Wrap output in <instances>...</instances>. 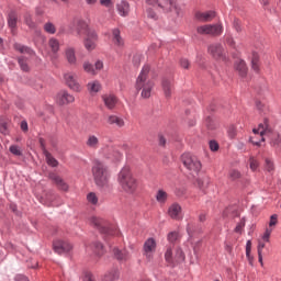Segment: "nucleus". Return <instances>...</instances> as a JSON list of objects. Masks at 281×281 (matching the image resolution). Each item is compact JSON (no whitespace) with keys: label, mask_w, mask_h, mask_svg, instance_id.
Returning <instances> with one entry per match:
<instances>
[{"label":"nucleus","mask_w":281,"mask_h":281,"mask_svg":"<svg viewBox=\"0 0 281 281\" xmlns=\"http://www.w3.org/2000/svg\"><path fill=\"white\" fill-rule=\"evenodd\" d=\"M92 250L94 251L95 256H98L99 258L104 256V245H102V243L100 241H94L92 244Z\"/></svg>","instance_id":"31"},{"label":"nucleus","mask_w":281,"mask_h":281,"mask_svg":"<svg viewBox=\"0 0 281 281\" xmlns=\"http://www.w3.org/2000/svg\"><path fill=\"white\" fill-rule=\"evenodd\" d=\"M82 67H83V71H86V74H89L90 76H98V71H95L93 64H91L89 61H85Z\"/></svg>","instance_id":"32"},{"label":"nucleus","mask_w":281,"mask_h":281,"mask_svg":"<svg viewBox=\"0 0 281 281\" xmlns=\"http://www.w3.org/2000/svg\"><path fill=\"white\" fill-rule=\"evenodd\" d=\"M228 177L229 179H232V181H236L237 179H240L241 175L240 171L236 169H231L228 172Z\"/></svg>","instance_id":"47"},{"label":"nucleus","mask_w":281,"mask_h":281,"mask_svg":"<svg viewBox=\"0 0 281 281\" xmlns=\"http://www.w3.org/2000/svg\"><path fill=\"white\" fill-rule=\"evenodd\" d=\"M64 81L67 85V87L71 88V74L67 72L64 75Z\"/></svg>","instance_id":"54"},{"label":"nucleus","mask_w":281,"mask_h":281,"mask_svg":"<svg viewBox=\"0 0 281 281\" xmlns=\"http://www.w3.org/2000/svg\"><path fill=\"white\" fill-rule=\"evenodd\" d=\"M198 34H209L210 36H221L223 34V25L222 24H206L202 26H198Z\"/></svg>","instance_id":"10"},{"label":"nucleus","mask_w":281,"mask_h":281,"mask_svg":"<svg viewBox=\"0 0 281 281\" xmlns=\"http://www.w3.org/2000/svg\"><path fill=\"white\" fill-rule=\"evenodd\" d=\"M24 21L30 30H36V23L32 20V15L26 14Z\"/></svg>","instance_id":"45"},{"label":"nucleus","mask_w":281,"mask_h":281,"mask_svg":"<svg viewBox=\"0 0 281 281\" xmlns=\"http://www.w3.org/2000/svg\"><path fill=\"white\" fill-rule=\"evenodd\" d=\"M165 260L168 265H177L186 260V254H183L181 248L172 249V246H169L165 252Z\"/></svg>","instance_id":"8"},{"label":"nucleus","mask_w":281,"mask_h":281,"mask_svg":"<svg viewBox=\"0 0 281 281\" xmlns=\"http://www.w3.org/2000/svg\"><path fill=\"white\" fill-rule=\"evenodd\" d=\"M15 52H20V54H27L29 56H35L36 52L32 49L30 46H25L20 43H14L13 45Z\"/></svg>","instance_id":"20"},{"label":"nucleus","mask_w":281,"mask_h":281,"mask_svg":"<svg viewBox=\"0 0 281 281\" xmlns=\"http://www.w3.org/2000/svg\"><path fill=\"white\" fill-rule=\"evenodd\" d=\"M227 134L231 139H234V137H236V126L231 125L227 130Z\"/></svg>","instance_id":"50"},{"label":"nucleus","mask_w":281,"mask_h":281,"mask_svg":"<svg viewBox=\"0 0 281 281\" xmlns=\"http://www.w3.org/2000/svg\"><path fill=\"white\" fill-rule=\"evenodd\" d=\"M117 10L121 16H128L131 7L128 5V2L122 1L121 3L117 4Z\"/></svg>","instance_id":"27"},{"label":"nucleus","mask_w":281,"mask_h":281,"mask_svg":"<svg viewBox=\"0 0 281 281\" xmlns=\"http://www.w3.org/2000/svg\"><path fill=\"white\" fill-rule=\"evenodd\" d=\"M233 27L238 34H240V32H243V22H240L238 19H235L233 22Z\"/></svg>","instance_id":"49"},{"label":"nucleus","mask_w":281,"mask_h":281,"mask_svg":"<svg viewBox=\"0 0 281 281\" xmlns=\"http://www.w3.org/2000/svg\"><path fill=\"white\" fill-rule=\"evenodd\" d=\"M181 159L183 166L191 171V175H199V172H201V160H199L196 156H193L192 154H183Z\"/></svg>","instance_id":"7"},{"label":"nucleus","mask_w":281,"mask_h":281,"mask_svg":"<svg viewBox=\"0 0 281 281\" xmlns=\"http://www.w3.org/2000/svg\"><path fill=\"white\" fill-rule=\"evenodd\" d=\"M271 232L272 229H266L263 236H262V240H265V243H269V238H271Z\"/></svg>","instance_id":"56"},{"label":"nucleus","mask_w":281,"mask_h":281,"mask_svg":"<svg viewBox=\"0 0 281 281\" xmlns=\"http://www.w3.org/2000/svg\"><path fill=\"white\" fill-rule=\"evenodd\" d=\"M87 87L89 93H91L92 95L99 93V91L102 89V85L98 80L90 81Z\"/></svg>","instance_id":"25"},{"label":"nucleus","mask_w":281,"mask_h":281,"mask_svg":"<svg viewBox=\"0 0 281 281\" xmlns=\"http://www.w3.org/2000/svg\"><path fill=\"white\" fill-rule=\"evenodd\" d=\"M100 3L105 8H111V5H113V2L111 0H100Z\"/></svg>","instance_id":"63"},{"label":"nucleus","mask_w":281,"mask_h":281,"mask_svg":"<svg viewBox=\"0 0 281 281\" xmlns=\"http://www.w3.org/2000/svg\"><path fill=\"white\" fill-rule=\"evenodd\" d=\"M278 225V215H271L269 226L273 227Z\"/></svg>","instance_id":"57"},{"label":"nucleus","mask_w":281,"mask_h":281,"mask_svg":"<svg viewBox=\"0 0 281 281\" xmlns=\"http://www.w3.org/2000/svg\"><path fill=\"white\" fill-rule=\"evenodd\" d=\"M56 102L57 104H59V106H65V104H69V94L67 93V91H60L57 94Z\"/></svg>","instance_id":"24"},{"label":"nucleus","mask_w":281,"mask_h":281,"mask_svg":"<svg viewBox=\"0 0 281 281\" xmlns=\"http://www.w3.org/2000/svg\"><path fill=\"white\" fill-rule=\"evenodd\" d=\"M169 243H177L181 236L179 235V232H171L167 236Z\"/></svg>","instance_id":"48"},{"label":"nucleus","mask_w":281,"mask_h":281,"mask_svg":"<svg viewBox=\"0 0 281 281\" xmlns=\"http://www.w3.org/2000/svg\"><path fill=\"white\" fill-rule=\"evenodd\" d=\"M113 254L116 260H121L124 262H126V260H131V252H128V250L126 249L120 250V248H114Z\"/></svg>","instance_id":"19"},{"label":"nucleus","mask_w":281,"mask_h":281,"mask_svg":"<svg viewBox=\"0 0 281 281\" xmlns=\"http://www.w3.org/2000/svg\"><path fill=\"white\" fill-rule=\"evenodd\" d=\"M54 251L56 254H59L60 256L69 254L71 251V245L67 244L66 241H55L54 245Z\"/></svg>","instance_id":"12"},{"label":"nucleus","mask_w":281,"mask_h":281,"mask_svg":"<svg viewBox=\"0 0 281 281\" xmlns=\"http://www.w3.org/2000/svg\"><path fill=\"white\" fill-rule=\"evenodd\" d=\"M265 249V243L259 241L258 247H257V252H258V260L261 265V267H265V262L262 261V250Z\"/></svg>","instance_id":"43"},{"label":"nucleus","mask_w":281,"mask_h":281,"mask_svg":"<svg viewBox=\"0 0 281 281\" xmlns=\"http://www.w3.org/2000/svg\"><path fill=\"white\" fill-rule=\"evenodd\" d=\"M251 69H254L256 74L260 72V55H258V53H252Z\"/></svg>","instance_id":"28"},{"label":"nucleus","mask_w":281,"mask_h":281,"mask_svg":"<svg viewBox=\"0 0 281 281\" xmlns=\"http://www.w3.org/2000/svg\"><path fill=\"white\" fill-rule=\"evenodd\" d=\"M236 70L238 71L239 76L245 77L247 76V64L245 60L240 59L236 63Z\"/></svg>","instance_id":"30"},{"label":"nucleus","mask_w":281,"mask_h":281,"mask_svg":"<svg viewBox=\"0 0 281 281\" xmlns=\"http://www.w3.org/2000/svg\"><path fill=\"white\" fill-rule=\"evenodd\" d=\"M102 100L106 109L110 110L115 109V104H117V97H115V94H104L102 95Z\"/></svg>","instance_id":"17"},{"label":"nucleus","mask_w":281,"mask_h":281,"mask_svg":"<svg viewBox=\"0 0 281 281\" xmlns=\"http://www.w3.org/2000/svg\"><path fill=\"white\" fill-rule=\"evenodd\" d=\"M196 183H198V186H199V188H200L201 190H205V188H206L205 183L207 184V183H209V180H207V179H204V180L198 179Z\"/></svg>","instance_id":"55"},{"label":"nucleus","mask_w":281,"mask_h":281,"mask_svg":"<svg viewBox=\"0 0 281 281\" xmlns=\"http://www.w3.org/2000/svg\"><path fill=\"white\" fill-rule=\"evenodd\" d=\"M48 45H49L53 54H58V49H60V42H58V40H56V37H52L48 41Z\"/></svg>","instance_id":"34"},{"label":"nucleus","mask_w":281,"mask_h":281,"mask_svg":"<svg viewBox=\"0 0 281 281\" xmlns=\"http://www.w3.org/2000/svg\"><path fill=\"white\" fill-rule=\"evenodd\" d=\"M245 228V220H241L237 226L235 227L236 234H243V229Z\"/></svg>","instance_id":"51"},{"label":"nucleus","mask_w":281,"mask_h":281,"mask_svg":"<svg viewBox=\"0 0 281 281\" xmlns=\"http://www.w3.org/2000/svg\"><path fill=\"white\" fill-rule=\"evenodd\" d=\"M156 201L164 205L166 201H168V193L164 190H158L156 193Z\"/></svg>","instance_id":"36"},{"label":"nucleus","mask_w":281,"mask_h":281,"mask_svg":"<svg viewBox=\"0 0 281 281\" xmlns=\"http://www.w3.org/2000/svg\"><path fill=\"white\" fill-rule=\"evenodd\" d=\"M259 166H260V162L258 161V159H256V157H254V156H250V158H249L250 170H252V172H256L258 170Z\"/></svg>","instance_id":"40"},{"label":"nucleus","mask_w":281,"mask_h":281,"mask_svg":"<svg viewBox=\"0 0 281 281\" xmlns=\"http://www.w3.org/2000/svg\"><path fill=\"white\" fill-rule=\"evenodd\" d=\"M92 177L98 188H106L111 179V172L109 171V167H106L104 162L95 160L92 166Z\"/></svg>","instance_id":"5"},{"label":"nucleus","mask_w":281,"mask_h":281,"mask_svg":"<svg viewBox=\"0 0 281 281\" xmlns=\"http://www.w3.org/2000/svg\"><path fill=\"white\" fill-rule=\"evenodd\" d=\"M18 21H19V18L16 16V12L11 11L8 14V26L10 27L12 34H14V30H16Z\"/></svg>","instance_id":"23"},{"label":"nucleus","mask_w":281,"mask_h":281,"mask_svg":"<svg viewBox=\"0 0 281 281\" xmlns=\"http://www.w3.org/2000/svg\"><path fill=\"white\" fill-rule=\"evenodd\" d=\"M108 124H110L111 126L115 124V126H117L119 128H124L126 122H124V119L112 114L108 116Z\"/></svg>","instance_id":"21"},{"label":"nucleus","mask_w":281,"mask_h":281,"mask_svg":"<svg viewBox=\"0 0 281 281\" xmlns=\"http://www.w3.org/2000/svg\"><path fill=\"white\" fill-rule=\"evenodd\" d=\"M86 146L92 150H98L100 148V138L93 134L88 135Z\"/></svg>","instance_id":"18"},{"label":"nucleus","mask_w":281,"mask_h":281,"mask_svg":"<svg viewBox=\"0 0 281 281\" xmlns=\"http://www.w3.org/2000/svg\"><path fill=\"white\" fill-rule=\"evenodd\" d=\"M181 212H182L181 205L177 202L172 203L168 209V215L173 221H179L181 218Z\"/></svg>","instance_id":"14"},{"label":"nucleus","mask_w":281,"mask_h":281,"mask_svg":"<svg viewBox=\"0 0 281 281\" xmlns=\"http://www.w3.org/2000/svg\"><path fill=\"white\" fill-rule=\"evenodd\" d=\"M82 281H95V277L93 276V272L90 270H83L81 274Z\"/></svg>","instance_id":"38"},{"label":"nucleus","mask_w":281,"mask_h":281,"mask_svg":"<svg viewBox=\"0 0 281 281\" xmlns=\"http://www.w3.org/2000/svg\"><path fill=\"white\" fill-rule=\"evenodd\" d=\"M18 64L22 71H30V66L27 65V58L25 56L18 57Z\"/></svg>","instance_id":"37"},{"label":"nucleus","mask_w":281,"mask_h":281,"mask_svg":"<svg viewBox=\"0 0 281 281\" xmlns=\"http://www.w3.org/2000/svg\"><path fill=\"white\" fill-rule=\"evenodd\" d=\"M150 74V66L146 65L143 67L142 71L139 72L135 88L137 91H142L140 95L145 100H148L153 93V88L155 87V82L150 80L148 75Z\"/></svg>","instance_id":"4"},{"label":"nucleus","mask_w":281,"mask_h":281,"mask_svg":"<svg viewBox=\"0 0 281 281\" xmlns=\"http://www.w3.org/2000/svg\"><path fill=\"white\" fill-rule=\"evenodd\" d=\"M15 281H30V279H27V277H25L24 274H16Z\"/></svg>","instance_id":"64"},{"label":"nucleus","mask_w":281,"mask_h":281,"mask_svg":"<svg viewBox=\"0 0 281 281\" xmlns=\"http://www.w3.org/2000/svg\"><path fill=\"white\" fill-rule=\"evenodd\" d=\"M49 180L54 181V183H56V186H57V188H59V190H64V191L69 190V186H67V183H65V180H63V178H60V176H58L56 173H49Z\"/></svg>","instance_id":"16"},{"label":"nucleus","mask_w":281,"mask_h":281,"mask_svg":"<svg viewBox=\"0 0 281 281\" xmlns=\"http://www.w3.org/2000/svg\"><path fill=\"white\" fill-rule=\"evenodd\" d=\"M180 65H181V67H182L183 69H189V67H190V61H189L188 59H186V58H182V59L180 60Z\"/></svg>","instance_id":"59"},{"label":"nucleus","mask_w":281,"mask_h":281,"mask_svg":"<svg viewBox=\"0 0 281 281\" xmlns=\"http://www.w3.org/2000/svg\"><path fill=\"white\" fill-rule=\"evenodd\" d=\"M265 170H267V172H273V170H276V165L271 158H265Z\"/></svg>","instance_id":"39"},{"label":"nucleus","mask_w":281,"mask_h":281,"mask_svg":"<svg viewBox=\"0 0 281 281\" xmlns=\"http://www.w3.org/2000/svg\"><path fill=\"white\" fill-rule=\"evenodd\" d=\"M252 133L260 137L259 140H257L254 136L250 137L249 140L255 146H260V143L265 142L267 138L271 139V144H273V146H278V144L281 142L280 135L273 134V130L269 127V120L267 119L263 121V123L259 124L258 128H254Z\"/></svg>","instance_id":"1"},{"label":"nucleus","mask_w":281,"mask_h":281,"mask_svg":"<svg viewBox=\"0 0 281 281\" xmlns=\"http://www.w3.org/2000/svg\"><path fill=\"white\" fill-rule=\"evenodd\" d=\"M44 31L46 34H56V25H54L52 22H46L44 24Z\"/></svg>","instance_id":"41"},{"label":"nucleus","mask_w":281,"mask_h":281,"mask_svg":"<svg viewBox=\"0 0 281 281\" xmlns=\"http://www.w3.org/2000/svg\"><path fill=\"white\" fill-rule=\"evenodd\" d=\"M158 7L162 8L165 12H176L179 14V8H177V0H167L158 2Z\"/></svg>","instance_id":"13"},{"label":"nucleus","mask_w":281,"mask_h":281,"mask_svg":"<svg viewBox=\"0 0 281 281\" xmlns=\"http://www.w3.org/2000/svg\"><path fill=\"white\" fill-rule=\"evenodd\" d=\"M215 16H216V13L214 11L195 13V19L198 21H201V23H210V21H212Z\"/></svg>","instance_id":"15"},{"label":"nucleus","mask_w":281,"mask_h":281,"mask_svg":"<svg viewBox=\"0 0 281 281\" xmlns=\"http://www.w3.org/2000/svg\"><path fill=\"white\" fill-rule=\"evenodd\" d=\"M246 256L248 259L252 260V258H251V240H248L246 244Z\"/></svg>","instance_id":"53"},{"label":"nucleus","mask_w":281,"mask_h":281,"mask_svg":"<svg viewBox=\"0 0 281 281\" xmlns=\"http://www.w3.org/2000/svg\"><path fill=\"white\" fill-rule=\"evenodd\" d=\"M44 156L48 166L52 168H56L58 166V160H56V158H54L49 151H45Z\"/></svg>","instance_id":"33"},{"label":"nucleus","mask_w":281,"mask_h":281,"mask_svg":"<svg viewBox=\"0 0 281 281\" xmlns=\"http://www.w3.org/2000/svg\"><path fill=\"white\" fill-rule=\"evenodd\" d=\"M89 224L98 229L100 234H103V236H106L108 238L111 236H117V228L102 217L93 215L89 218Z\"/></svg>","instance_id":"6"},{"label":"nucleus","mask_w":281,"mask_h":281,"mask_svg":"<svg viewBox=\"0 0 281 281\" xmlns=\"http://www.w3.org/2000/svg\"><path fill=\"white\" fill-rule=\"evenodd\" d=\"M0 133L2 135H8L10 133V130L8 128V121L0 119Z\"/></svg>","instance_id":"44"},{"label":"nucleus","mask_w":281,"mask_h":281,"mask_svg":"<svg viewBox=\"0 0 281 281\" xmlns=\"http://www.w3.org/2000/svg\"><path fill=\"white\" fill-rule=\"evenodd\" d=\"M156 251L157 240L153 237L147 238L143 245V256L148 260V262H153Z\"/></svg>","instance_id":"9"},{"label":"nucleus","mask_w":281,"mask_h":281,"mask_svg":"<svg viewBox=\"0 0 281 281\" xmlns=\"http://www.w3.org/2000/svg\"><path fill=\"white\" fill-rule=\"evenodd\" d=\"M71 89L76 91L77 93H80L82 91V85L79 80L72 79L71 80Z\"/></svg>","instance_id":"46"},{"label":"nucleus","mask_w":281,"mask_h":281,"mask_svg":"<svg viewBox=\"0 0 281 281\" xmlns=\"http://www.w3.org/2000/svg\"><path fill=\"white\" fill-rule=\"evenodd\" d=\"M87 201L90 205H99L100 199L98 198V193L95 192L88 193Z\"/></svg>","instance_id":"35"},{"label":"nucleus","mask_w":281,"mask_h":281,"mask_svg":"<svg viewBox=\"0 0 281 281\" xmlns=\"http://www.w3.org/2000/svg\"><path fill=\"white\" fill-rule=\"evenodd\" d=\"M119 278H120V272L117 271V269H112L104 274L103 281H115Z\"/></svg>","instance_id":"29"},{"label":"nucleus","mask_w":281,"mask_h":281,"mask_svg":"<svg viewBox=\"0 0 281 281\" xmlns=\"http://www.w3.org/2000/svg\"><path fill=\"white\" fill-rule=\"evenodd\" d=\"M209 54L215 60H227V55L225 54V48L222 44L215 43L209 46Z\"/></svg>","instance_id":"11"},{"label":"nucleus","mask_w":281,"mask_h":281,"mask_svg":"<svg viewBox=\"0 0 281 281\" xmlns=\"http://www.w3.org/2000/svg\"><path fill=\"white\" fill-rule=\"evenodd\" d=\"M117 183L125 194H135L137 188H139V182L133 177L130 167H123L117 175Z\"/></svg>","instance_id":"3"},{"label":"nucleus","mask_w":281,"mask_h":281,"mask_svg":"<svg viewBox=\"0 0 281 281\" xmlns=\"http://www.w3.org/2000/svg\"><path fill=\"white\" fill-rule=\"evenodd\" d=\"M9 151L12 155H15V157H22L23 156V151L21 150V147H19L18 145H11L9 147Z\"/></svg>","instance_id":"42"},{"label":"nucleus","mask_w":281,"mask_h":281,"mask_svg":"<svg viewBox=\"0 0 281 281\" xmlns=\"http://www.w3.org/2000/svg\"><path fill=\"white\" fill-rule=\"evenodd\" d=\"M162 89L166 98H170L172 95V81L169 79H164Z\"/></svg>","instance_id":"26"},{"label":"nucleus","mask_w":281,"mask_h":281,"mask_svg":"<svg viewBox=\"0 0 281 281\" xmlns=\"http://www.w3.org/2000/svg\"><path fill=\"white\" fill-rule=\"evenodd\" d=\"M102 69H104V63L99 59L94 63V71H102Z\"/></svg>","instance_id":"52"},{"label":"nucleus","mask_w":281,"mask_h":281,"mask_svg":"<svg viewBox=\"0 0 281 281\" xmlns=\"http://www.w3.org/2000/svg\"><path fill=\"white\" fill-rule=\"evenodd\" d=\"M75 32L78 36H86L83 45L88 52H93V49L98 47V33H95L93 29L89 27V23L79 20Z\"/></svg>","instance_id":"2"},{"label":"nucleus","mask_w":281,"mask_h":281,"mask_svg":"<svg viewBox=\"0 0 281 281\" xmlns=\"http://www.w3.org/2000/svg\"><path fill=\"white\" fill-rule=\"evenodd\" d=\"M147 16L148 19H157V14L155 11H153V9H147Z\"/></svg>","instance_id":"61"},{"label":"nucleus","mask_w":281,"mask_h":281,"mask_svg":"<svg viewBox=\"0 0 281 281\" xmlns=\"http://www.w3.org/2000/svg\"><path fill=\"white\" fill-rule=\"evenodd\" d=\"M210 148H211V150H213V151L218 150V143H216L215 140H211V142H210Z\"/></svg>","instance_id":"60"},{"label":"nucleus","mask_w":281,"mask_h":281,"mask_svg":"<svg viewBox=\"0 0 281 281\" xmlns=\"http://www.w3.org/2000/svg\"><path fill=\"white\" fill-rule=\"evenodd\" d=\"M112 42L116 47H124V38L120 35V29L112 30Z\"/></svg>","instance_id":"22"},{"label":"nucleus","mask_w":281,"mask_h":281,"mask_svg":"<svg viewBox=\"0 0 281 281\" xmlns=\"http://www.w3.org/2000/svg\"><path fill=\"white\" fill-rule=\"evenodd\" d=\"M225 42L231 46L234 47V45H236V42H234V37H232V35H227L225 38Z\"/></svg>","instance_id":"58"},{"label":"nucleus","mask_w":281,"mask_h":281,"mask_svg":"<svg viewBox=\"0 0 281 281\" xmlns=\"http://www.w3.org/2000/svg\"><path fill=\"white\" fill-rule=\"evenodd\" d=\"M38 142H40V146L43 150V155H45V153H47V148L45 147V139L40 138Z\"/></svg>","instance_id":"62"}]
</instances>
